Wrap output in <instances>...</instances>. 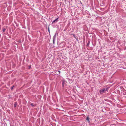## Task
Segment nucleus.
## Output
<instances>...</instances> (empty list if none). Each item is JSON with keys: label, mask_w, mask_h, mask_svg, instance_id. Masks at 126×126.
I'll list each match as a JSON object with an SVG mask.
<instances>
[{"label": "nucleus", "mask_w": 126, "mask_h": 126, "mask_svg": "<svg viewBox=\"0 0 126 126\" xmlns=\"http://www.w3.org/2000/svg\"><path fill=\"white\" fill-rule=\"evenodd\" d=\"M109 88L108 87H105L102 89H101L100 91V92L101 94H102L103 93H105L108 90Z\"/></svg>", "instance_id": "nucleus-1"}, {"label": "nucleus", "mask_w": 126, "mask_h": 126, "mask_svg": "<svg viewBox=\"0 0 126 126\" xmlns=\"http://www.w3.org/2000/svg\"><path fill=\"white\" fill-rule=\"evenodd\" d=\"M31 105L32 106H35L34 104L33 103H31Z\"/></svg>", "instance_id": "nucleus-9"}, {"label": "nucleus", "mask_w": 126, "mask_h": 126, "mask_svg": "<svg viewBox=\"0 0 126 126\" xmlns=\"http://www.w3.org/2000/svg\"><path fill=\"white\" fill-rule=\"evenodd\" d=\"M90 40H88V43H87V46H89V44H90Z\"/></svg>", "instance_id": "nucleus-5"}, {"label": "nucleus", "mask_w": 126, "mask_h": 126, "mask_svg": "<svg viewBox=\"0 0 126 126\" xmlns=\"http://www.w3.org/2000/svg\"><path fill=\"white\" fill-rule=\"evenodd\" d=\"M10 124V125L11 126H13V125H11Z\"/></svg>", "instance_id": "nucleus-16"}, {"label": "nucleus", "mask_w": 126, "mask_h": 126, "mask_svg": "<svg viewBox=\"0 0 126 126\" xmlns=\"http://www.w3.org/2000/svg\"><path fill=\"white\" fill-rule=\"evenodd\" d=\"M58 19V18H57L56 19H55V20H53L52 22V24H53L54 23H55V22H57Z\"/></svg>", "instance_id": "nucleus-3"}, {"label": "nucleus", "mask_w": 126, "mask_h": 126, "mask_svg": "<svg viewBox=\"0 0 126 126\" xmlns=\"http://www.w3.org/2000/svg\"><path fill=\"white\" fill-rule=\"evenodd\" d=\"M14 86H13L11 87V90H12L13 89V87H14Z\"/></svg>", "instance_id": "nucleus-11"}, {"label": "nucleus", "mask_w": 126, "mask_h": 126, "mask_svg": "<svg viewBox=\"0 0 126 126\" xmlns=\"http://www.w3.org/2000/svg\"><path fill=\"white\" fill-rule=\"evenodd\" d=\"M76 36V35L75 34L73 35V36L75 37L76 38L75 36Z\"/></svg>", "instance_id": "nucleus-14"}, {"label": "nucleus", "mask_w": 126, "mask_h": 126, "mask_svg": "<svg viewBox=\"0 0 126 126\" xmlns=\"http://www.w3.org/2000/svg\"><path fill=\"white\" fill-rule=\"evenodd\" d=\"M48 31L49 33H50V32L49 28V27H48Z\"/></svg>", "instance_id": "nucleus-12"}, {"label": "nucleus", "mask_w": 126, "mask_h": 126, "mask_svg": "<svg viewBox=\"0 0 126 126\" xmlns=\"http://www.w3.org/2000/svg\"><path fill=\"white\" fill-rule=\"evenodd\" d=\"M57 34V33H56L53 36V44H54L55 43V41L56 39V35Z\"/></svg>", "instance_id": "nucleus-2"}, {"label": "nucleus", "mask_w": 126, "mask_h": 126, "mask_svg": "<svg viewBox=\"0 0 126 126\" xmlns=\"http://www.w3.org/2000/svg\"><path fill=\"white\" fill-rule=\"evenodd\" d=\"M8 96L9 97H8V98H9V99H10V98H12V97H11V96L10 95H9Z\"/></svg>", "instance_id": "nucleus-7"}, {"label": "nucleus", "mask_w": 126, "mask_h": 126, "mask_svg": "<svg viewBox=\"0 0 126 126\" xmlns=\"http://www.w3.org/2000/svg\"><path fill=\"white\" fill-rule=\"evenodd\" d=\"M31 68V66L30 65L28 67V68L29 69H30Z\"/></svg>", "instance_id": "nucleus-13"}, {"label": "nucleus", "mask_w": 126, "mask_h": 126, "mask_svg": "<svg viewBox=\"0 0 126 126\" xmlns=\"http://www.w3.org/2000/svg\"><path fill=\"white\" fill-rule=\"evenodd\" d=\"M65 84V81H63L62 82V86L63 87L64 86Z\"/></svg>", "instance_id": "nucleus-4"}, {"label": "nucleus", "mask_w": 126, "mask_h": 126, "mask_svg": "<svg viewBox=\"0 0 126 126\" xmlns=\"http://www.w3.org/2000/svg\"><path fill=\"white\" fill-rule=\"evenodd\" d=\"M58 72H59V74L60 73V71L59 70L58 71Z\"/></svg>", "instance_id": "nucleus-15"}, {"label": "nucleus", "mask_w": 126, "mask_h": 126, "mask_svg": "<svg viewBox=\"0 0 126 126\" xmlns=\"http://www.w3.org/2000/svg\"><path fill=\"white\" fill-rule=\"evenodd\" d=\"M6 30V29H5V28H3V32H5V31Z\"/></svg>", "instance_id": "nucleus-10"}, {"label": "nucleus", "mask_w": 126, "mask_h": 126, "mask_svg": "<svg viewBox=\"0 0 126 126\" xmlns=\"http://www.w3.org/2000/svg\"><path fill=\"white\" fill-rule=\"evenodd\" d=\"M17 102H15L14 104V106L15 107H16L17 105Z\"/></svg>", "instance_id": "nucleus-6"}, {"label": "nucleus", "mask_w": 126, "mask_h": 126, "mask_svg": "<svg viewBox=\"0 0 126 126\" xmlns=\"http://www.w3.org/2000/svg\"><path fill=\"white\" fill-rule=\"evenodd\" d=\"M86 120L88 121H89V117H87L86 118Z\"/></svg>", "instance_id": "nucleus-8"}]
</instances>
